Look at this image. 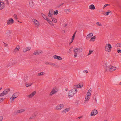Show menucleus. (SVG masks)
<instances>
[{"instance_id": "obj_1", "label": "nucleus", "mask_w": 121, "mask_h": 121, "mask_svg": "<svg viewBox=\"0 0 121 121\" xmlns=\"http://www.w3.org/2000/svg\"><path fill=\"white\" fill-rule=\"evenodd\" d=\"M91 92V89H89L87 91L86 94V95L85 96V101H88L89 99L90 98V96Z\"/></svg>"}, {"instance_id": "obj_2", "label": "nucleus", "mask_w": 121, "mask_h": 121, "mask_svg": "<svg viewBox=\"0 0 121 121\" xmlns=\"http://www.w3.org/2000/svg\"><path fill=\"white\" fill-rule=\"evenodd\" d=\"M57 92V89L56 88H54L52 89L50 93V96H52Z\"/></svg>"}, {"instance_id": "obj_3", "label": "nucleus", "mask_w": 121, "mask_h": 121, "mask_svg": "<svg viewBox=\"0 0 121 121\" xmlns=\"http://www.w3.org/2000/svg\"><path fill=\"white\" fill-rule=\"evenodd\" d=\"M108 67L109 68V71L111 72H113L116 69H117L116 67L111 65H109Z\"/></svg>"}, {"instance_id": "obj_4", "label": "nucleus", "mask_w": 121, "mask_h": 121, "mask_svg": "<svg viewBox=\"0 0 121 121\" xmlns=\"http://www.w3.org/2000/svg\"><path fill=\"white\" fill-rule=\"evenodd\" d=\"M5 7V4L4 2L0 1V11L2 10Z\"/></svg>"}, {"instance_id": "obj_5", "label": "nucleus", "mask_w": 121, "mask_h": 121, "mask_svg": "<svg viewBox=\"0 0 121 121\" xmlns=\"http://www.w3.org/2000/svg\"><path fill=\"white\" fill-rule=\"evenodd\" d=\"M98 113V111L96 109H94L91 112V116H95Z\"/></svg>"}, {"instance_id": "obj_6", "label": "nucleus", "mask_w": 121, "mask_h": 121, "mask_svg": "<svg viewBox=\"0 0 121 121\" xmlns=\"http://www.w3.org/2000/svg\"><path fill=\"white\" fill-rule=\"evenodd\" d=\"M36 93V91H33L28 95V97L29 98H32L35 95Z\"/></svg>"}, {"instance_id": "obj_7", "label": "nucleus", "mask_w": 121, "mask_h": 121, "mask_svg": "<svg viewBox=\"0 0 121 121\" xmlns=\"http://www.w3.org/2000/svg\"><path fill=\"white\" fill-rule=\"evenodd\" d=\"M14 22V21L13 19L10 18L7 21V24L8 25L11 24Z\"/></svg>"}, {"instance_id": "obj_8", "label": "nucleus", "mask_w": 121, "mask_h": 121, "mask_svg": "<svg viewBox=\"0 0 121 121\" xmlns=\"http://www.w3.org/2000/svg\"><path fill=\"white\" fill-rule=\"evenodd\" d=\"M89 9L90 10H94L95 9V5L93 4H90L89 6Z\"/></svg>"}, {"instance_id": "obj_9", "label": "nucleus", "mask_w": 121, "mask_h": 121, "mask_svg": "<svg viewBox=\"0 0 121 121\" xmlns=\"http://www.w3.org/2000/svg\"><path fill=\"white\" fill-rule=\"evenodd\" d=\"M74 95V94L73 93V91L72 90L69 91V92L68 95V97L69 98L73 97Z\"/></svg>"}, {"instance_id": "obj_10", "label": "nucleus", "mask_w": 121, "mask_h": 121, "mask_svg": "<svg viewBox=\"0 0 121 121\" xmlns=\"http://www.w3.org/2000/svg\"><path fill=\"white\" fill-rule=\"evenodd\" d=\"M54 59H57L59 60H62V58L60 56H58L57 55H55L53 56Z\"/></svg>"}, {"instance_id": "obj_11", "label": "nucleus", "mask_w": 121, "mask_h": 121, "mask_svg": "<svg viewBox=\"0 0 121 121\" xmlns=\"http://www.w3.org/2000/svg\"><path fill=\"white\" fill-rule=\"evenodd\" d=\"M63 105L61 104L58 105L56 107V109L57 110H59L62 108Z\"/></svg>"}, {"instance_id": "obj_12", "label": "nucleus", "mask_w": 121, "mask_h": 121, "mask_svg": "<svg viewBox=\"0 0 121 121\" xmlns=\"http://www.w3.org/2000/svg\"><path fill=\"white\" fill-rule=\"evenodd\" d=\"M33 22L34 24L37 26H39V23L38 21L35 19H33Z\"/></svg>"}, {"instance_id": "obj_13", "label": "nucleus", "mask_w": 121, "mask_h": 121, "mask_svg": "<svg viewBox=\"0 0 121 121\" xmlns=\"http://www.w3.org/2000/svg\"><path fill=\"white\" fill-rule=\"evenodd\" d=\"M83 85H81L80 84L76 85L74 86L75 87L79 88H82L83 87Z\"/></svg>"}, {"instance_id": "obj_14", "label": "nucleus", "mask_w": 121, "mask_h": 121, "mask_svg": "<svg viewBox=\"0 0 121 121\" xmlns=\"http://www.w3.org/2000/svg\"><path fill=\"white\" fill-rule=\"evenodd\" d=\"M107 46L108 47L109 49H107L106 50L108 52H110L112 48L110 44H107Z\"/></svg>"}, {"instance_id": "obj_15", "label": "nucleus", "mask_w": 121, "mask_h": 121, "mask_svg": "<svg viewBox=\"0 0 121 121\" xmlns=\"http://www.w3.org/2000/svg\"><path fill=\"white\" fill-rule=\"evenodd\" d=\"M25 110L24 109H20L17 110V112L18 113H20L23 112Z\"/></svg>"}, {"instance_id": "obj_16", "label": "nucleus", "mask_w": 121, "mask_h": 121, "mask_svg": "<svg viewBox=\"0 0 121 121\" xmlns=\"http://www.w3.org/2000/svg\"><path fill=\"white\" fill-rule=\"evenodd\" d=\"M93 35V34L92 33H89L88 35L87 36V37L88 38H90L92 37Z\"/></svg>"}, {"instance_id": "obj_17", "label": "nucleus", "mask_w": 121, "mask_h": 121, "mask_svg": "<svg viewBox=\"0 0 121 121\" xmlns=\"http://www.w3.org/2000/svg\"><path fill=\"white\" fill-rule=\"evenodd\" d=\"M7 93V92L6 91H4L3 92V93H1L0 94L1 96H3L5 94Z\"/></svg>"}, {"instance_id": "obj_18", "label": "nucleus", "mask_w": 121, "mask_h": 121, "mask_svg": "<svg viewBox=\"0 0 121 121\" xmlns=\"http://www.w3.org/2000/svg\"><path fill=\"white\" fill-rule=\"evenodd\" d=\"M69 110V108H66L63 111V112L64 113H66L68 112Z\"/></svg>"}, {"instance_id": "obj_19", "label": "nucleus", "mask_w": 121, "mask_h": 121, "mask_svg": "<svg viewBox=\"0 0 121 121\" xmlns=\"http://www.w3.org/2000/svg\"><path fill=\"white\" fill-rule=\"evenodd\" d=\"M80 50V48H77L75 49L74 50V53H77Z\"/></svg>"}, {"instance_id": "obj_20", "label": "nucleus", "mask_w": 121, "mask_h": 121, "mask_svg": "<svg viewBox=\"0 0 121 121\" xmlns=\"http://www.w3.org/2000/svg\"><path fill=\"white\" fill-rule=\"evenodd\" d=\"M96 39V37L95 36H94L93 37L91 38V39L90 40L91 41H93L95 40Z\"/></svg>"}, {"instance_id": "obj_21", "label": "nucleus", "mask_w": 121, "mask_h": 121, "mask_svg": "<svg viewBox=\"0 0 121 121\" xmlns=\"http://www.w3.org/2000/svg\"><path fill=\"white\" fill-rule=\"evenodd\" d=\"M52 21L55 23H56L57 22V19L55 18H53L52 19Z\"/></svg>"}, {"instance_id": "obj_22", "label": "nucleus", "mask_w": 121, "mask_h": 121, "mask_svg": "<svg viewBox=\"0 0 121 121\" xmlns=\"http://www.w3.org/2000/svg\"><path fill=\"white\" fill-rule=\"evenodd\" d=\"M75 33H74V34H73V35L72 36V41L70 43H71L73 41L74 39L75 36Z\"/></svg>"}, {"instance_id": "obj_23", "label": "nucleus", "mask_w": 121, "mask_h": 121, "mask_svg": "<svg viewBox=\"0 0 121 121\" xmlns=\"http://www.w3.org/2000/svg\"><path fill=\"white\" fill-rule=\"evenodd\" d=\"M44 73L43 72H41L38 73V76H40L42 75Z\"/></svg>"}, {"instance_id": "obj_24", "label": "nucleus", "mask_w": 121, "mask_h": 121, "mask_svg": "<svg viewBox=\"0 0 121 121\" xmlns=\"http://www.w3.org/2000/svg\"><path fill=\"white\" fill-rule=\"evenodd\" d=\"M58 13V11L57 10H55L54 12V14L55 15H56Z\"/></svg>"}, {"instance_id": "obj_25", "label": "nucleus", "mask_w": 121, "mask_h": 121, "mask_svg": "<svg viewBox=\"0 0 121 121\" xmlns=\"http://www.w3.org/2000/svg\"><path fill=\"white\" fill-rule=\"evenodd\" d=\"M96 24L98 26H102V24L101 23H100L99 22H97Z\"/></svg>"}, {"instance_id": "obj_26", "label": "nucleus", "mask_w": 121, "mask_h": 121, "mask_svg": "<svg viewBox=\"0 0 121 121\" xmlns=\"http://www.w3.org/2000/svg\"><path fill=\"white\" fill-rule=\"evenodd\" d=\"M78 54L77 53H75L73 56L74 58H76L77 57Z\"/></svg>"}, {"instance_id": "obj_27", "label": "nucleus", "mask_w": 121, "mask_h": 121, "mask_svg": "<svg viewBox=\"0 0 121 121\" xmlns=\"http://www.w3.org/2000/svg\"><path fill=\"white\" fill-rule=\"evenodd\" d=\"M46 20L50 24L51 23V21L50 20L48 19L47 18L46 19Z\"/></svg>"}, {"instance_id": "obj_28", "label": "nucleus", "mask_w": 121, "mask_h": 121, "mask_svg": "<svg viewBox=\"0 0 121 121\" xmlns=\"http://www.w3.org/2000/svg\"><path fill=\"white\" fill-rule=\"evenodd\" d=\"M52 15V14L49 11V13L48 14V16L49 17H50Z\"/></svg>"}, {"instance_id": "obj_29", "label": "nucleus", "mask_w": 121, "mask_h": 121, "mask_svg": "<svg viewBox=\"0 0 121 121\" xmlns=\"http://www.w3.org/2000/svg\"><path fill=\"white\" fill-rule=\"evenodd\" d=\"M27 49L26 50H25L26 51H27L28 50H29L31 49V48L30 47H27Z\"/></svg>"}, {"instance_id": "obj_30", "label": "nucleus", "mask_w": 121, "mask_h": 121, "mask_svg": "<svg viewBox=\"0 0 121 121\" xmlns=\"http://www.w3.org/2000/svg\"><path fill=\"white\" fill-rule=\"evenodd\" d=\"M111 12L109 11L106 12V14L107 15H108Z\"/></svg>"}, {"instance_id": "obj_31", "label": "nucleus", "mask_w": 121, "mask_h": 121, "mask_svg": "<svg viewBox=\"0 0 121 121\" xmlns=\"http://www.w3.org/2000/svg\"><path fill=\"white\" fill-rule=\"evenodd\" d=\"M34 55H37V54H39V53L38 52H34Z\"/></svg>"}, {"instance_id": "obj_32", "label": "nucleus", "mask_w": 121, "mask_h": 121, "mask_svg": "<svg viewBox=\"0 0 121 121\" xmlns=\"http://www.w3.org/2000/svg\"><path fill=\"white\" fill-rule=\"evenodd\" d=\"M19 48L16 47V48L15 49V51H18L19 49Z\"/></svg>"}, {"instance_id": "obj_33", "label": "nucleus", "mask_w": 121, "mask_h": 121, "mask_svg": "<svg viewBox=\"0 0 121 121\" xmlns=\"http://www.w3.org/2000/svg\"><path fill=\"white\" fill-rule=\"evenodd\" d=\"M16 98V97H15V96L14 95H13L12 96V98L13 99H13L14 98Z\"/></svg>"}, {"instance_id": "obj_34", "label": "nucleus", "mask_w": 121, "mask_h": 121, "mask_svg": "<svg viewBox=\"0 0 121 121\" xmlns=\"http://www.w3.org/2000/svg\"><path fill=\"white\" fill-rule=\"evenodd\" d=\"M93 52V51L92 50H90L89 51V53L88 54V55H89L90 54L92 53Z\"/></svg>"}, {"instance_id": "obj_35", "label": "nucleus", "mask_w": 121, "mask_h": 121, "mask_svg": "<svg viewBox=\"0 0 121 121\" xmlns=\"http://www.w3.org/2000/svg\"><path fill=\"white\" fill-rule=\"evenodd\" d=\"M14 17L16 19H17V16L16 15H14Z\"/></svg>"}, {"instance_id": "obj_36", "label": "nucleus", "mask_w": 121, "mask_h": 121, "mask_svg": "<svg viewBox=\"0 0 121 121\" xmlns=\"http://www.w3.org/2000/svg\"><path fill=\"white\" fill-rule=\"evenodd\" d=\"M108 4H105L104 6V8L105 7L107 6H108Z\"/></svg>"}, {"instance_id": "obj_37", "label": "nucleus", "mask_w": 121, "mask_h": 121, "mask_svg": "<svg viewBox=\"0 0 121 121\" xmlns=\"http://www.w3.org/2000/svg\"><path fill=\"white\" fill-rule=\"evenodd\" d=\"M117 52L118 53H121V51L119 49L117 50Z\"/></svg>"}, {"instance_id": "obj_38", "label": "nucleus", "mask_w": 121, "mask_h": 121, "mask_svg": "<svg viewBox=\"0 0 121 121\" xmlns=\"http://www.w3.org/2000/svg\"><path fill=\"white\" fill-rule=\"evenodd\" d=\"M3 117L2 116H0V121H1L3 119Z\"/></svg>"}, {"instance_id": "obj_39", "label": "nucleus", "mask_w": 121, "mask_h": 121, "mask_svg": "<svg viewBox=\"0 0 121 121\" xmlns=\"http://www.w3.org/2000/svg\"><path fill=\"white\" fill-rule=\"evenodd\" d=\"M82 117H78V118H79V119H80V118H82Z\"/></svg>"}, {"instance_id": "obj_40", "label": "nucleus", "mask_w": 121, "mask_h": 121, "mask_svg": "<svg viewBox=\"0 0 121 121\" xmlns=\"http://www.w3.org/2000/svg\"><path fill=\"white\" fill-rule=\"evenodd\" d=\"M2 100V99H0V101Z\"/></svg>"}, {"instance_id": "obj_41", "label": "nucleus", "mask_w": 121, "mask_h": 121, "mask_svg": "<svg viewBox=\"0 0 121 121\" xmlns=\"http://www.w3.org/2000/svg\"><path fill=\"white\" fill-rule=\"evenodd\" d=\"M26 86L27 87H28V85H27L26 84Z\"/></svg>"}, {"instance_id": "obj_42", "label": "nucleus", "mask_w": 121, "mask_h": 121, "mask_svg": "<svg viewBox=\"0 0 121 121\" xmlns=\"http://www.w3.org/2000/svg\"><path fill=\"white\" fill-rule=\"evenodd\" d=\"M104 121H107L106 120H104Z\"/></svg>"}, {"instance_id": "obj_43", "label": "nucleus", "mask_w": 121, "mask_h": 121, "mask_svg": "<svg viewBox=\"0 0 121 121\" xmlns=\"http://www.w3.org/2000/svg\"><path fill=\"white\" fill-rule=\"evenodd\" d=\"M121 82L120 83V84H121Z\"/></svg>"}]
</instances>
